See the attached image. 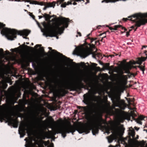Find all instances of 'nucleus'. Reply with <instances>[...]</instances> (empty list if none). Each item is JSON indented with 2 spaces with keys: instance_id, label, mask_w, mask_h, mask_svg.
<instances>
[{
  "instance_id": "nucleus-1",
  "label": "nucleus",
  "mask_w": 147,
  "mask_h": 147,
  "mask_svg": "<svg viewBox=\"0 0 147 147\" xmlns=\"http://www.w3.org/2000/svg\"><path fill=\"white\" fill-rule=\"evenodd\" d=\"M69 20L68 18L61 17L55 18L52 19V22L56 21L54 23L55 29L47 30L48 31L45 34L46 37L56 36L57 34H61L63 32L65 28L68 27Z\"/></svg>"
},
{
  "instance_id": "nucleus-2",
  "label": "nucleus",
  "mask_w": 147,
  "mask_h": 147,
  "mask_svg": "<svg viewBox=\"0 0 147 147\" xmlns=\"http://www.w3.org/2000/svg\"><path fill=\"white\" fill-rule=\"evenodd\" d=\"M5 25L0 22V30L1 34L5 35L9 40H13L16 38V34L25 36L23 38H27L26 37L30 33V31L27 30L18 31L14 29H11L5 27Z\"/></svg>"
},
{
  "instance_id": "nucleus-3",
  "label": "nucleus",
  "mask_w": 147,
  "mask_h": 147,
  "mask_svg": "<svg viewBox=\"0 0 147 147\" xmlns=\"http://www.w3.org/2000/svg\"><path fill=\"white\" fill-rule=\"evenodd\" d=\"M102 126V123L100 122L97 125H93L91 124H86L78 126L77 131L80 134L85 133L87 134L92 130V134L95 135L98 133L99 128Z\"/></svg>"
},
{
  "instance_id": "nucleus-4",
  "label": "nucleus",
  "mask_w": 147,
  "mask_h": 147,
  "mask_svg": "<svg viewBox=\"0 0 147 147\" xmlns=\"http://www.w3.org/2000/svg\"><path fill=\"white\" fill-rule=\"evenodd\" d=\"M134 17L135 19L132 20L131 18V20L133 22L135 23L134 24L136 28H134L135 31H136L138 27H140L142 25H144L147 23V13L144 14L137 13L131 16H128L129 18Z\"/></svg>"
},
{
  "instance_id": "nucleus-5",
  "label": "nucleus",
  "mask_w": 147,
  "mask_h": 147,
  "mask_svg": "<svg viewBox=\"0 0 147 147\" xmlns=\"http://www.w3.org/2000/svg\"><path fill=\"white\" fill-rule=\"evenodd\" d=\"M12 116L10 113L0 112V121L6 120L8 125H12L14 127H17L19 122L17 119H13Z\"/></svg>"
},
{
  "instance_id": "nucleus-6",
  "label": "nucleus",
  "mask_w": 147,
  "mask_h": 147,
  "mask_svg": "<svg viewBox=\"0 0 147 147\" xmlns=\"http://www.w3.org/2000/svg\"><path fill=\"white\" fill-rule=\"evenodd\" d=\"M78 127L75 126L70 125L67 126H61L58 127L56 131V132L54 133V135L56 133H61L63 138H65L66 136V134L71 133L73 135L74 134V133L76 130L77 131Z\"/></svg>"
},
{
  "instance_id": "nucleus-7",
  "label": "nucleus",
  "mask_w": 147,
  "mask_h": 147,
  "mask_svg": "<svg viewBox=\"0 0 147 147\" xmlns=\"http://www.w3.org/2000/svg\"><path fill=\"white\" fill-rule=\"evenodd\" d=\"M30 131L31 129L28 125L24 123L21 124L19 130V133L20 134V137H23L26 135V133L28 134Z\"/></svg>"
},
{
  "instance_id": "nucleus-8",
  "label": "nucleus",
  "mask_w": 147,
  "mask_h": 147,
  "mask_svg": "<svg viewBox=\"0 0 147 147\" xmlns=\"http://www.w3.org/2000/svg\"><path fill=\"white\" fill-rule=\"evenodd\" d=\"M136 116V115L134 111H131L130 113L127 115V117L128 120H130L131 117L133 120H135L138 123L141 125L142 124V122L141 121L146 120L147 119V117L143 115H140L137 119H135L134 117Z\"/></svg>"
},
{
  "instance_id": "nucleus-9",
  "label": "nucleus",
  "mask_w": 147,
  "mask_h": 147,
  "mask_svg": "<svg viewBox=\"0 0 147 147\" xmlns=\"http://www.w3.org/2000/svg\"><path fill=\"white\" fill-rule=\"evenodd\" d=\"M42 14L43 15V17L45 18V20L49 22L48 23H47L46 22H44L42 23V24L45 29L47 30H49L51 27V26L50 24V22H51L50 15L46 13H45L44 14L42 13Z\"/></svg>"
},
{
  "instance_id": "nucleus-10",
  "label": "nucleus",
  "mask_w": 147,
  "mask_h": 147,
  "mask_svg": "<svg viewBox=\"0 0 147 147\" xmlns=\"http://www.w3.org/2000/svg\"><path fill=\"white\" fill-rule=\"evenodd\" d=\"M142 50V53H145V55H146V57H138V60L136 61L137 64H141L142 63V62L146 61L147 59V46L143 45L141 49Z\"/></svg>"
},
{
  "instance_id": "nucleus-11",
  "label": "nucleus",
  "mask_w": 147,
  "mask_h": 147,
  "mask_svg": "<svg viewBox=\"0 0 147 147\" xmlns=\"http://www.w3.org/2000/svg\"><path fill=\"white\" fill-rule=\"evenodd\" d=\"M124 72L123 71H121L120 74L119 75L118 81L122 85H126L127 83L128 78L127 75H123Z\"/></svg>"
},
{
  "instance_id": "nucleus-12",
  "label": "nucleus",
  "mask_w": 147,
  "mask_h": 147,
  "mask_svg": "<svg viewBox=\"0 0 147 147\" xmlns=\"http://www.w3.org/2000/svg\"><path fill=\"white\" fill-rule=\"evenodd\" d=\"M120 98L119 97H115L113 99H112L113 104L116 107H119L121 110H124L126 107V106L123 104H120L119 100Z\"/></svg>"
},
{
  "instance_id": "nucleus-13",
  "label": "nucleus",
  "mask_w": 147,
  "mask_h": 147,
  "mask_svg": "<svg viewBox=\"0 0 147 147\" xmlns=\"http://www.w3.org/2000/svg\"><path fill=\"white\" fill-rule=\"evenodd\" d=\"M123 62L122 63L124 66L125 73H127L128 74H129L130 72L129 69H131V64L132 63V62L130 61L129 62L127 63L125 60H123Z\"/></svg>"
},
{
  "instance_id": "nucleus-14",
  "label": "nucleus",
  "mask_w": 147,
  "mask_h": 147,
  "mask_svg": "<svg viewBox=\"0 0 147 147\" xmlns=\"http://www.w3.org/2000/svg\"><path fill=\"white\" fill-rule=\"evenodd\" d=\"M65 88L69 90L70 91H76L80 90L81 89L80 86L79 84L73 85H67L66 86Z\"/></svg>"
},
{
  "instance_id": "nucleus-15",
  "label": "nucleus",
  "mask_w": 147,
  "mask_h": 147,
  "mask_svg": "<svg viewBox=\"0 0 147 147\" xmlns=\"http://www.w3.org/2000/svg\"><path fill=\"white\" fill-rule=\"evenodd\" d=\"M81 56L85 58L90 54L89 51L87 49L83 48L81 49L80 52Z\"/></svg>"
},
{
  "instance_id": "nucleus-16",
  "label": "nucleus",
  "mask_w": 147,
  "mask_h": 147,
  "mask_svg": "<svg viewBox=\"0 0 147 147\" xmlns=\"http://www.w3.org/2000/svg\"><path fill=\"white\" fill-rule=\"evenodd\" d=\"M56 3L55 2L53 1L52 3L50 2H47L46 3V4H45V7L43 8V10H45L47 8L50 7H53L54 8L55 6Z\"/></svg>"
},
{
  "instance_id": "nucleus-17",
  "label": "nucleus",
  "mask_w": 147,
  "mask_h": 147,
  "mask_svg": "<svg viewBox=\"0 0 147 147\" xmlns=\"http://www.w3.org/2000/svg\"><path fill=\"white\" fill-rule=\"evenodd\" d=\"M84 100L83 101L84 103L88 105L90 102V98L88 94H84Z\"/></svg>"
},
{
  "instance_id": "nucleus-18",
  "label": "nucleus",
  "mask_w": 147,
  "mask_h": 147,
  "mask_svg": "<svg viewBox=\"0 0 147 147\" xmlns=\"http://www.w3.org/2000/svg\"><path fill=\"white\" fill-rule=\"evenodd\" d=\"M24 140L26 141V147H31L33 145L32 138H30L27 140V138H26Z\"/></svg>"
},
{
  "instance_id": "nucleus-19",
  "label": "nucleus",
  "mask_w": 147,
  "mask_h": 147,
  "mask_svg": "<svg viewBox=\"0 0 147 147\" xmlns=\"http://www.w3.org/2000/svg\"><path fill=\"white\" fill-rule=\"evenodd\" d=\"M48 49H49V50H51L53 52H55L57 54H58V55H60L61 56H62L63 57L65 58L66 59H68V60H70L71 62L73 61V60H72L71 59H70L69 58H67L65 56L63 55L61 53H60L58 52V51H56V50H55L52 49V48L51 47H49L48 48Z\"/></svg>"
},
{
  "instance_id": "nucleus-20",
  "label": "nucleus",
  "mask_w": 147,
  "mask_h": 147,
  "mask_svg": "<svg viewBox=\"0 0 147 147\" xmlns=\"http://www.w3.org/2000/svg\"><path fill=\"white\" fill-rule=\"evenodd\" d=\"M77 108L78 109L81 110V111H80V112L83 111L85 113L87 112L88 110V106L81 107L77 106Z\"/></svg>"
},
{
  "instance_id": "nucleus-21",
  "label": "nucleus",
  "mask_w": 147,
  "mask_h": 147,
  "mask_svg": "<svg viewBox=\"0 0 147 147\" xmlns=\"http://www.w3.org/2000/svg\"><path fill=\"white\" fill-rule=\"evenodd\" d=\"M116 135L115 134H112L108 137V140L109 143H111L113 140L116 138Z\"/></svg>"
},
{
  "instance_id": "nucleus-22",
  "label": "nucleus",
  "mask_w": 147,
  "mask_h": 147,
  "mask_svg": "<svg viewBox=\"0 0 147 147\" xmlns=\"http://www.w3.org/2000/svg\"><path fill=\"white\" fill-rule=\"evenodd\" d=\"M38 59V57L36 56H32L28 58V59L30 62L34 63L36 62Z\"/></svg>"
},
{
  "instance_id": "nucleus-23",
  "label": "nucleus",
  "mask_w": 147,
  "mask_h": 147,
  "mask_svg": "<svg viewBox=\"0 0 147 147\" xmlns=\"http://www.w3.org/2000/svg\"><path fill=\"white\" fill-rule=\"evenodd\" d=\"M121 28L122 30L124 29L125 31H127V29H126L125 27L122 26L120 25H115L114 26V30H117V28Z\"/></svg>"
},
{
  "instance_id": "nucleus-24",
  "label": "nucleus",
  "mask_w": 147,
  "mask_h": 147,
  "mask_svg": "<svg viewBox=\"0 0 147 147\" xmlns=\"http://www.w3.org/2000/svg\"><path fill=\"white\" fill-rule=\"evenodd\" d=\"M92 55L93 57L94 58H96V57H97L99 58L101 57V54L97 52H93Z\"/></svg>"
},
{
  "instance_id": "nucleus-25",
  "label": "nucleus",
  "mask_w": 147,
  "mask_h": 147,
  "mask_svg": "<svg viewBox=\"0 0 147 147\" xmlns=\"http://www.w3.org/2000/svg\"><path fill=\"white\" fill-rule=\"evenodd\" d=\"M146 143V142L143 140L139 142L138 144V145L141 147H145L144 146L145 145Z\"/></svg>"
},
{
  "instance_id": "nucleus-26",
  "label": "nucleus",
  "mask_w": 147,
  "mask_h": 147,
  "mask_svg": "<svg viewBox=\"0 0 147 147\" xmlns=\"http://www.w3.org/2000/svg\"><path fill=\"white\" fill-rule=\"evenodd\" d=\"M37 1L33 0H26V2H29L30 4H37Z\"/></svg>"
},
{
  "instance_id": "nucleus-27",
  "label": "nucleus",
  "mask_w": 147,
  "mask_h": 147,
  "mask_svg": "<svg viewBox=\"0 0 147 147\" xmlns=\"http://www.w3.org/2000/svg\"><path fill=\"white\" fill-rule=\"evenodd\" d=\"M64 121L61 118H60L59 120L57 121V124L58 125H62L64 123Z\"/></svg>"
},
{
  "instance_id": "nucleus-28",
  "label": "nucleus",
  "mask_w": 147,
  "mask_h": 147,
  "mask_svg": "<svg viewBox=\"0 0 147 147\" xmlns=\"http://www.w3.org/2000/svg\"><path fill=\"white\" fill-rule=\"evenodd\" d=\"M91 35V33H89L87 35L88 37V38L90 39L91 40V43H92L94 40H96L97 39V38H90L89 37V36Z\"/></svg>"
},
{
  "instance_id": "nucleus-29",
  "label": "nucleus",
  "mask_w": 147,
  "mask_h": 147,
  "mask_svg": "<svg viewBox=\"0 0 147 147\" xmlns=\"http://www.w3.org/2000/svg\"><path fill=\"white\" fill-rule=\"evenodd\" d=\"M101 127H102L105 130L106 133H109L110 129L109 127L105 125L102 126Z\"/></svg>"
},
{
  "instance_id": "nucleus-30",
  "label": "nucleus",
  "mask_w": 147,
  "mask_h": 147,
  "mask_svg": "<svg viewBox=\"0 0 147 147\" xmlns=\"http://www.w3.org/2000/svg\"><path fill=\"white\" fill-rule=\"evenodd\" d=\"M25 43L24 42L23 45H20V47L22 48V49H24L25 47H27L29 49L30 48L32 49H33V48L32 47H30L28 46L27 45H25Z\"/></svg>"
},
{
  "instance_id": "nucleus-31",
  "label": "nucleus",
  "mask_w": 147,
  "mask_h": 147,
  "mask_svg": "<svg viewBox=\"0 0 147 147\" xmlns=\"http://www.w3.org/2000/svg\"><path fill=\"white\" fill-rule=\"evenodd\" d=\"M109 63H106L105 64V65L104 66V69L106 70H109L110 69L109 67Z\"/></svg>"
},
{
  "instance_id": "nucleus-32",
  "label": "nucleus",
  "mask_w": 147,
  "mask_h": 147,
  "mask_svg": "<svg viewBox=\"0 0 147 147\" xmlns=\"http://www.w3.org/2000/svg\"><path fill=\"white\" fill-rule=\"evenodd\" d=\"M61 92L62 93L61 95L62 96H64L67 93V91L64 89H62L61 90Z\"/></svg>"
},
{
  "instance_id": "nucleus-33",
  "label": "nucleus",
  "mask_w": 147,
  "mask_h": 147,
  "mask_svg": "<svg viewBox=\"0 0 147 147\" xmlns=\"http://www.w3.org/2000/svg\"><path fill=\"white\" fill-rule=\"evenodd\" d=\"M137 74V73H136L135 74L132 73H131L130 72V73L129 74H128L127 76V77H128L129 78H130V77H134L136 76Z\"/></svg>"
},
{
  "instance_id": "nucleus-34",
  "label": "nucleus",
  "mask_w": 147,
  "mask_h": 147,
  "mask_svg": "<svg viewBox=\"0 0 147 147\" xmlns=\"http://www.w3.org/2000/svg\"><path fill=\"white\" fill-rule=\"evenodd\" d=\"M130 136H132L133 138H134V137L135 135V132L134 130L130 131Z\"/></svg>"
},
{
  "instance_id": "nucleus-35",
  "label": "nucleus",
  "mask_w": 147,
  "mask_h": 147,
  "mask_svg": "<svg viewBox=\"0 0 147 147\" xmlns=\"http://www.w3.org/2000/svg\"><path fill=\"white\" fill-rule=\"evenodd\" d=\"M140 65L138 66L137 67L140 68V69L142 71H144L145 70V66L144 65L142 66V65H140Z\"/></svg>"
},
{
  "instance_id": "nucleus-36",
  "label": "nucleus",
  "mask_w": 147,
  "mask_h": 147,
  "mask_svg": "<svg viewBox=\"0 0 147 147\" xmlns=\"http://www.w3.org/2000/svg\"><path fill=\"white\" fill-rule=\"evenodd\" d=\"M35 121L34 123V125L35 126H37L40 124V122L39 121H38L36 119H35Z\"/></svg>"
},
{
  "instance_id": "nucleus-37",
  "label": "nucleus",
  "mask_w": 147,
  "mask_h": 147,
  "mask_svg": "<svg viewBox=\"0 0 147 147\" xmlns=\"http://www.w3.org/2000/svg\"><path fill=\"white\" fill-rule=\"evenodd\" d=\"M46 4V3L45 2H37V5H45V4Z\"/></svg>"
},
{
  "instance_id": "nucleus-38",
  "label": "nucleus",
  "mask_w": 147,
  "mask_h": 147,
  "mask_svg": "<svg viewBox=\"0 0 147 147\" xmlns=\"http://www.w3.org/2000/svg\"><path fill=\"white\" fill-rule=\"evenodd\" d=\"M84 82L86 84H88L89 85H90V84L89 83V78H86L84 80Z\"/></svg>"
},
{
  "instance_id": "nucleus-39",
  "label": "nucleus",
  "mask_w": 147,
  "mask_h": 147,
  "mask_svg": "<svg viewBox=\"0 0 147 147\" xmlns=\"http://www.w3.org/2000/svg\"><path fill=\"white\" fill-rule=\"evenodd\" d=\"M126 98V100L127 101L128 104L129 105H131V102H133V101L131 100L130 98Z\"/></svg>"
},
{
  "instance_id": "nucleus-40",
  "label": "nucleus",
  "mask_w": 147,
  "mask_h": 147,
  "mask_svg": "<svg viewBox=\"0 0 147 147\" xmlns=\"http://www.w3.org/2000/svg\"><path fill=\"white\" fill-rule=\"evenodd\" d=\"M41 51L42 53H45V55H47V54L45 52L44 49L43 47H42L41 48Z\"/></svg>"
},
{
  "instance_id": "nucleus-41",
  "label": "nucleus",
  "mask_w": 147,
  "mask_h": 147,
  "mask_svg": "<svg viewBox=\"0 0 147 147\" xmlns=\"http://www.w3.org/2000/svg\"><path fill=\"white\" fill-rule=\"evenodd\" d=\"M133 18H134V17H132V18H130V19L129 20L127 18H123V21H125V22H126L127 20H131V18H132V19H133Z\"/></svg>"
},
{
  "instance_id": "nucleus-42",
  "label": "nucleus",
  "mask_w": 147,
  "mask_h": 147,
  "mask_svg": "<svg viewBox=\"0 0 147 147\" xmlns=\"http://www.w3.org/2000/svg\"><path fill=\"white\" fill-rule=\"evenodd\" d=\"M29 13H30V14H29L30 16H31L32 18L33 19H34L35 18V16H34V15H33L32 14V13H30V12H29Z\"/></svg>"
},
{
  "instance_id": "nucleus-43",
  "label": "nucleus",
  "mask_w": 147,
  "mask_h": 147,
  "mask_svg": "<svg viewBox=\"0 0 147 147\" xmlns=\"http://www.w3.org/2000/svg\"><path fill=\"white\" fill-rule=\"evenodd\" d=\"M91 44L90 45V47L92 48H94L95 47V44H94V43H93V42L92 43H91Z\"/></svg>"
},
{
  "instance_id": "nucleus-44",
  "label": "nucleus",
  "mask_w": 147,
  "mask_h": 147,
  "mask_svg": "<svg viewBox=\"0 0 147 147\" xmlns=\"http://www.w3.org/2000/svg\"><path fill=\"white\" fill-rule=\"evenodd\" d=\"M86 2H85V4H87L88 3H89L90 2V1L89 0H86ZM81 1H83L84 2H85V0H82Z\"/></svg>"
},
{
  "instance_id": "nucleus-45",
  "label": "nucleus",
  "mask_w": 147,
  "mask_h": 147,
  "mask_svg": "<svg viewBox=\"0 0 147 147\" xmlns=\"http://www.w3.org/2000/svg\"><path fill=\"white\" fill-rule=\"evenodd\" d=\"M97 65V64L96 63H93L92 64V66L94 67H96Z\"/></svg>"
},
{
  "instance_id": "nucleus-46",
  "label": "nucleus",
  "mask_w": 147,
  "mask_h": 147,
  "mask_svg": "<svg viewBox=\"0 0 147 147\" xmlns=\"http://www.w3.org/2000/svg\"><path fill=\"white\" fill-rule=\"evenodd\" d=\"M130 34H129V32H126V36L127 37H128L129 36V35Z\"/></svg>"
},
{
  "instance_id": "nucleus-47",
  "label": "nucleus",
  "mask_w": 147,
  "mask_h": 147,
  "mask_svg": "<svg viewBox=\"0 0 147 147\" xmlns=\"http://www.w3.org/2000/svg\"><path fill=\"white\" fill-rule=\"evenodd\" d=\"M5 53H6L7 55H8L10 54V52L8 50H6L5 51Z\"/></svg>"
},
{
  "instance_id": "nucleus-48",
  "label": "nucleus",
  "mask_w": 147,
  "mask_h": 147,
  "mask_svg": "<svg viewBox=\"0 0 147 147\" xmlns=\"http://www.w3.org/2000/svg\"><path fill=\"white\" fill-rule=\"evenodd\" d=\"M134 128L137 131H138V130H139V129H140L139 127H138L136 126Z\"/></svg>"
},
{
  "instance_id": "nucleus-49",
  "label": "nucleus",
  "mask_w": 147,
  "mask_h": 147,
  "mask_svg": "<svg viewBox=\"0 0 147 147\" xmlns=\"http://www.w3.org/2000/svg\"><path fill=\"white\" fill-rule=\"evenodd\" d=\"M107 27H108V26H107ZM109 28L110 30H114V28H112V27H109Z\"/></svg>"
},
{
  "instance_id": "nucleus-50",
  "label": "nucleus",
  "mask_w": 147,
  "mask_h": 147,
  "mask_svg": "<svg viewBox=\"0 0 147 147\" xmlns=\"http://www.w3.org/2000/svg\"><path fill=\"white\" fill-rule=\"evenodd\" d=\"M40 45H36L35 46V47L36 48H37V47H40Z\"/></svg>"
},
{
  "instance_id": "nucleus-51",
  "label": "nucleus",
  "mask_w": 147,
  "mask_h": 147,
  "mask_svg": "<svg viewBox=\"0 0 147 147\" xmlns=\"http://www.w3.org/2000/svg\"><path fill=\"white\" fill-rule=\"evenodd\" d=\"M99 40H97V41H94V44H96L97 43H99Z\"/></svg>"
},
{
  "instance_id": "nucleus-52",
  "label": "nucleus",
  "mask_w": 147,
  "mask_h": 147,
  "mask_svg": "<svg viewBox=\"0 0 147 147\" xmlns=\"http://www.w3.org/2000/svg\"><path fill=\"white\" fill-rule=\"evenodd\" d=\"M106 37V36H105L103 37L100 40V41L101 42H103V39L104 38H105Z\"/></svg>"
},
{
  "instance_id": "nucleus-53",
  "label": "nucleus",
  "mask_w": 147,
  "mask_h": 147,
  "mask_svg": "<svg viewBox=\"0 0 147 147\" xmlns=\"http://www.w3.org/2000/svg\"><path fill=\"white\" fill-rule=\"evenodd\" d=\"M50 17H51V18H52V17H55V18H56V16L55 15H53L52 16H50Z\"/></svg>"
},
{
  "instance_id": "nucleus-54",
  "label": "nucleus",
  "mask_w": 147,
  "mask_h": 147,
  "mask_svg": "<svg viewBox=\"0 0 147 147\" xmlns=\"http://www.w3.org/2000/svg\"><path fill=\"white\" fill-rule=\"evenodd\" d=\"M26 0H18V2L24 1V2H26Z\"/></svg>"
},
{
  "instance_id": "nucleus-55",
  "label": "nucleus",
  "mask_w": 147,
  "mask_h": 147,
  "mask_svg": "<svg viewBox=\"0 0 147 147\" xmlns=\"http://www.w3.org/2000/svg\"><path fill=\"white\" fill-rule=\"evenodd\" d=\"M77 33H78V34L79 35V36H82L80 32H78Z\"/></svg>"
},
{
  "instance_id": "nucleus-56",
  "label": "nucleus",
  "mask_w": 147,
  "mask_h": 147,
  "mask_svg": "<svg viewBox=\"0 0 147 147\" xmlns=\"http://www.w3.org/2000/svg\"><path fill=\"white\" fill-rule=\"evenodd\" d=\"M117 55V54H115V56H116V55ZM114 56H115V55H110V56L111 57H114Z\"/></svg>"
},
{
  "instance_id": "nucleus-57",
  "label": "nucleus",
  "mask_w": 147,
  "mask_h": 147,
  "mask_svg": "<svg viewBox=\"0 0 147 147\" xmlns=\"http://www.w3.org/2000/svg\"><path fill=\"white\" fill-rule=\"evenodd\" d=\"M38 17H39V19H41V18H42L43 17H43V16H39Z\"/></svg>"
},
{
  "instance_id": "nucleus-58",
  "label": "nucleus",
  "mask_w": 147,
  "mask_h": 147,
  "mask_svg": "<svg viewBox=\"0 0 147 147\" xmlns=\"http://www.w3.org/2000/svg\"><path fill=\"white\" fill-rule=\"evenodd\" d=\"M50 120V121H51V120L53 122H54V123H56V122H55L54 119H53L52 118H51V119H49Z\"/></svg>"
},
{
  "instance_id": "nucleus-59",
  "label": "nucleus",
  "mask_w": 147,
  "mask_h": 147,
  "mask_svg": "<svg viewBox=\"0 0 147 147\" xmlns=\"http://www.w3.org/2000/svg\"><path fill=\"white\" fill-rule=\"evenodd\" d=\"M135 27V26H133L130 27L131 28L134 29V27Z\"/></svg>"
},
{
  "instance_id": "nucleus-60",
  "label": "nucleus",
  "mask_w": 147,
  "mask_h": 147,
  "mask_svg": "<svg viewBox=\"0 0 147 147\" xmlns=\"http://www.w3.org/2000/svg\"><path fill=\"white\" fill-rule=\"evenodd\" d=\"M107 32H105L104 33H102V34H100V36H101L102 35V34H106V33Z\"/></svg>"
},
{
  "instance_id": "nucleus-61",
  "label": "nucleus",
  "mask_w": 147,
  "mask_h": 147,
  "mask_svg": "<svg viewBox=\"0 0 147 147\" xmlns=\"http://www.w3.org/2000/svg\"><path fill=\"white\" fill-rule=\"evenodd\" d=\"M18 49V48H15V49H11V50H17V49Z\"/></svg>"
},
{
  "instance_id": "nucleus-62",
  "label": "nucleus",
  "mask_w": 147,
  "mask_h": 147,
  "mask_svg": "<svg viewBox=\"0 0 147 147\" xmlns=\"http://www.w3.org/2000/svg\"><path fill=\"white\" fill-rule=\"evenodd\" d=\"M41 9H39V13H41Z\"/></svg>"
},
{
  "instance_id": "nucleus-63",
  "label": "nucleus",
  "mask_w": 147,
  "mask_h": 147,
  "mask_svg": "<svg viewBox=\"0 0 147 147\" xmlns=\"http://www.w3.org/2000/svg\"><path fill=\"white\" fill-rule=\"evenodd\" d=\"M131 30H132L131 29H129V31L128 32H130V31H131Z\"/></svg>"
},
{
  "instance_id": "nucleus-64",
  "label": "nucleus",
  "mask_w": 147,
  "mask_h": 147,
  "mask_svg": "<svg viewBox=\"0 0 147 147\" xmlns=\"http://www.w3.org/2000/svg\"><path fill=\"white\" fill-rule=\"evenodd\" d=\"M144 131H146L147 132V130L145 129H144Z\"/></svg>"
}]
</instances>
